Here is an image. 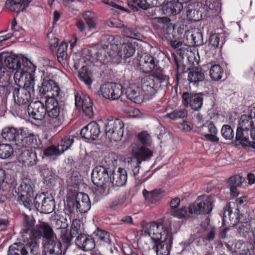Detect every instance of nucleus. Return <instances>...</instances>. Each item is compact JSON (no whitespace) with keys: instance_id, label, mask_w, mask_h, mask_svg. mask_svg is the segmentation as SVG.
<instances>
[{"instance_id":"obj_31","label":"nucleus","mask_w":255,"mask_h":255,"mask_svg":"<svg viewBox=\"0 0 255 255\" xmlns=\"http://www.w3.org/2000/svg\"><path fill=\"white\" fill-rule=\"evenodd\" d=\"M154 21L161 24L162 30L164 34L172 35L174 31V24L171 22L169 18L163 16L161 18H154Z\"/></svg>"},{"instance_id":"obj_3","label":"nucleus","mask_w":255,"mask_h":255,"mask_svg":"<svg viewBox=\"0 0 255 255\" xmlns=\"http://www.w3.org/2000/svg\"><path fill=\"white\" fill-rule=\"evenodd\" d=\"M138 61L139 68L143 73L152 72V76H155V80L160 83H166L168 81L169 76L166 75L163 69L158 66L154 57L144 53L140 56Z\"/></svg>"},{"instance_id":"obj_12","label":"nucleus","mask_w":255,"mask_h":255,"mask_svg":"<svg viewBox=\"0 0 255 255\" xmlns=\"http://www.w3.org/2000/svg\"><path fill=\"white\" fill-rule=\"evenodd\" d=\"M21 137L17 141V146L19 147H30L38 148L41 147V141L38 136L29 132L26 128H21Z\"/></svg>"},{"instance_id":"obj_10","label":"nucleus","mask_w":255,"mask_h":255,"mask_svg":"<svg viewBox=\"0 0 255 255\" xmlns=\"http://www.w3.org/2000/svg\"><path fill=\"white\" fill-rule=\"evenodd\" d=\"M213 200L210 197H199L189 207L190 214H207L212 210Z\"/></svg>"},{"instance_id":"obj_43","label":"nucleus","mask_w":255,"mask_h":255,"mask_svg":"<svg viewBox=\"0 0 255 255\" xmlns=\"http://www.w3.org/2000/svg\"><path fill=\"white\" fill-rule=\"evenodd\" d=\"M70 231L73 235L75 237L78 235L85 234L84 225L80 220L74 219L72 221V225L70 228Z\"/></svg>"},{"instance_id":"obj_36","label":"nucleus","mask_w":255,"mask_h":255,"mask_svg":"<svg viewBox=\"0 0 255 255\" xmlns=\"http://www.w3.org/2000/svg\"><path fill=\"white\" fill-rule=\"evenodd\" d=\"M187 38L191 40V44L198 46L203 43L202 34L199 29H194L187 33Z\"/></svg>"},{"instance_id":"obj_14","label":"nucleus","mask_w":255,"mask_h":255,"mask_svg":"<svg viewBox=\"0 0 255 255\" xmlns=\"http://www.w3.org/2000/svg\"><path fill=\"white\" fill-rule=\"evenodd\" d=\"M98 92L99 95L106 99L116 100L119 99L123 94L122 86L115 83H107L101 86Z\"/></svg>"},{"instance_id":"obj_2","label":"nucleus","mask_w":255,"mask_h":255,"mask_svg":"<svg viewBox=\"0 0 255 255\" xmlns=\"http://www.w3.org/2000/svg\"><path fill=\"white\" fill-rule=\"evenodd\" d=\"M34 223L35 221L32 217H24L22 229L20 231L23 241L31 238L32 236L35 240L41 237L46 239L53 234V230L48 223L42 222L34 227Z\"/></svg>"},{"instance_id":"obj_42","label":"nucleus","mask_w":255,"mask_h":255,"mask_svg":"<svg viewBox=\"0 0 255 255\" xmlns=\"http://www.w3.org/2000/svg\"><path fill=\"white\" fill-rule=\"evenodd\" d=\"M75 106L80 109L84 107L93 106V103L88 96L83 95L82 97L76 95L75 96Z\"/></svg>"},{"instance_id":"obj_54","label":"nucleus","mask_w":255,"mask_h":255,"mask_svg":"<svg viewBox=\"0 0 255 255\" xmlns=\"http://www.w3.org/2000/svg\"><path fill=\"white\" fill-rule=\"evenodd\" d=\"M142 194L147 201L151 203H154L156 201V197L159 194V193L157 190L148 192L146 189H144L142 191Z\"/></svg>"},{"instance_id":"obj_6","label":"nucleus","mask_w":255,"mask_h":255,"mask_svg":"<svg viewBox=\"0 0 255 255\" xmlns=\"http://www.w3.org/2000/svg\"><path fill=\"white\" fill-rule=\"evenodd\" d=\"M105 128L106 136L111 140L118 141L120 140L124 134V125L119 119L100 121Z\"/></svg>"},{"instance_id":"obj_17","label":"nucleus","mask_w":255,"mask_h":255,"mask_svg":"<svg viewBox=\"0 0 255 255\" xmlns=\"http://www.w3.org/2000/svg\"><path fill=\"white\" fill-rule=\"evenodd\" d=\"M28 112L30 117L34 120L41 121L45 118L46 107L39 101L31 102L28 107Z\"/></svg>"},{"instance_id":"obj_13","label":"nucleus","mask_w":255,"mask_h":255,"mask_svg":"<svg viewBox=\"0 0 255 255\" xmlns=\"http://www.w3.org/2000/svg\"><path fill=\"white\" fill-rule=\"evenodd\" d=\"M34 205L36 209L41 213L49 214L54 209V199L52 196H46L44 193H42L35 196Z\"/></svg>"},{"instance_id":"obj_22","label":"nucleus","mask_w":255,"mask_h":255,"mask_svg":"<svg viewBox=\"0 0 255 255\" xmlns=\"http://www.w3.org/2000/svg\"><path fill=\"white\" fill-rule=\"evenodd\" d=\"M18 160L25 166H32L37 164L38 159L35 151L32 149H26L19 154Z\"/></svg>"},{"instance_id":"obj_45","label":"nucleus","mask_w":255,"mask_h":255,"mask_svg":"<svg viewBox=\"0 0 255 255\" xmlns=\"http://www.w3.org/2000/svg\"><path fill=\"white\" fill-rule=\"evenodd\" d=\"M254 125L252 119L249 115H242L239 121V127L242 130H250Z\"/></svg>"},{"instance_id":"obj_55","label":"nucleus","mask_w":255,"mask_h":255,"mask_svg":"<svg viewBox=\"0 0 255 255\" xmlns=\"http://www.w3.org/2000/svg\"><path fill=\"white\" fill-rule=\"evenodd\" d=\"M188 210L189 209H188ZM171 215L180 219L184 218L186 216L190 217L192 215L189 214V210L187 211L185 207L176 210H172L171 211Z\"/></svg>"},{"instance_id":"obj_40","label":"nucleus","mask_w":255,"mask_h":255,"mask_svg":"<svg viewBox=\"0 0 255 255\" xmlns=\"http://www.w3.org/2000/svg\"><path fill=\"white\" fill-rule=\"evenodd\" d=\"M78 75L80 79L90 88L92 83V73L88 67L87 66H83Z\"/></svg>"},{"instance_id":"obj_41","label":"nucleus","mask_w":255,"mask_h":255,"mask_svg":"<svg viewBox=\"0 0 255 255\" xmlns=\"http://www.w3.org/2000/svg\"><path fill=\"white\" fill-rule=\"evenodd\" d=\"M236 139L239 141L243 146L249 145L250 141L249 140V130H242L241 128H238L236 131Z\"/></svg>"},{"instance_id":"obj_56","label":"nucleus","mask_w":255,"mask_h":255,"mask_svg":"<svg viewBox=\"0 0 255 255\" xmlns=\"http://www.w3.org/2000/svg\"><path fill=\"white\" fill-rule=\"evenodd\" d=\"M74 142L73 138L65 137L62 139L58 146L60 148L62 153L67 150Z\"/></svg>"},{"instance_id":"obj_28","label":"nucleus","mask_w":255,"mask_h":255,"mask_svg":"<svg viewBox=\"0 0 255 255\" xmlns=\"http://www.w3.org/2000/svg\"><path fill=\"white\" fill-rule=\"evenodd\" d=\"M201 128L202 134L207 139L215 142L219 141V138L216 136L217 129L212 122L203 125Z\"/></svg>"},{"instance_id":"obj_7","label":"nucleus","mask_w":255,"mask_h":255,"mask_svg":"<svg viewBox=\"0 0 255 255\" xmlns=\"http://www.w3.org/2000/svg\"><path fill=\"white\" fill-rule=\"evenodd\" d=\"M35 83H24L23 87H13L12 92L14 102L19 106L28 105L34 94Z\"/></svg>"},{"instance_id":"obj_58","label":"nucleus","mask_w":255,"mask_h":255,"mask_svg":"<svg viewBox=\"0 0 255 255\" xmlns=\"http://www.w3.org/2000/svg\"><path fill=\"white\" fill-rule=\"evenodd\" d=\"M244 179L239 175H235L230 177L228 180L229 186L240 187Z\"/></svg>"},{"instance_id":"obj_16","label":"nucleus","mask_w":255,"mask_h":255,"mask_svg":"<svg viewBox=\"0 0 255 255\" xmlns=\"http://www.w3.org/2000/svg\"><path fill=\"white\" fill-rule=\"evenodd\" d=\"M182 103L185 107L190 105L194 111L200 110L203 103V98L200 94H189L184 92L182 94Z\"/></svg>"},{"instance_id":"obj_39","label":"nucleus","mask_w":255,"mask_h":255,"mask_svg":"<svg viewBox=\"0 0 255 255\" xmlns=\"http://www.w3.org/2000/svg\"><path fill=\"white\" fill-rule=\"evenodd\" d=\"M28 251L25 246L16 243L11 245L8 249L7 255H27Z\"/></svg>"},{"instance_id":"obj_15","label":"nucleus","mask_w":255,"mask_h":255,"mask_svg":"<svg viewBox=\"0 0 255 255\" xmlns=\"http://www.w3.org/2000/svg\"><path fill=\"white\" fill-rule=\"evenodd\" d=\"M131 161L135 160L137 164H141L142 161L148 160L152 156V152L143 145L133 144L131 145Z\"/></svg>"},{"instance_id":"obj_35","label":"nucleus","mask_w":255,"mask_h":255,"mask_svg":"<svg viewBox=\"0 0 255 255\" xmlns=\"http://www.w3.org/2000/svg\"><path fill=\"white\" fill-rule=\"evenodd\" d=\"M15 70L16 72L14 75L15 82L23 81L25 80V83H32L33 82V83H35L33 76L29 72L23 70L20 68Z\"/></svg>"},{"instance_id":"obj_57","label":"nucleus","mask_w":255,"mask_h":255,"mask_svg":"<svg viewBox=\"0 0 255 255\" xmlns=\"http://www.w3.org/2000/svg\"><path fill=\"white\" fill-rule=\"evenodd\" d=\"M84 19L90 29H95L96 24L94 21V14L91 11H86L83 14Z\"/></svg>"},{"instance_id":"obj_50","label":"nucleus","mask_w":255,"mask_h":255,"mask_svg":"<svg viewBox=\"0 0 255 255\" xmlns=\"http://www.w3.org/2000/svg\"><path fill=\"white\" fill-rule=\"evenodd\" d=\"M187 115V111L185 109H176L170 113L166 114L165 117L169 118L172 120L182 119L186 117Z\"/></svg>"},{"instance_id":"obj_18","label":"nucleus","mask_w":255,"mask_h":255,"mask_svg":"<svg viewBox=\"0 0 255 255\" xmlns=\"http://www.w3.org/2000/svg\"><path fill=\"white\" fill-rule=\"evenodd\" d=\"M40 92L47 98H56L60 94V89L57 84L52 80H44L42 83Z\"/></svg>"},{"instance_id":"obj_60","label":"nucleus","mask_w":255,"mask_h":255,"mask_svg":"<svg viewBox=\"0 0 255 255\" xmlns=\"http://www.w3.org/2000/svg\"><path fill=\"white\" fill-rule=\"evenodd\" d=\"M138 138L140 142L144 145H149L150 144V136L146 131H142L139 133Z\"/></svg>"},{"instance_id":"obj_51","label":"nucleus","mask_w":255,"mask_h":255,"mask_svg":"<svg viewBox=\"0 0 255 255\" xmlns=\"http://www.w3.org/2000/svg\"><path fill=\"white\" fill-rule=\"evenodd\" d=\"M74 237H75L73 235L71 231H68L66 228L61 230L60 238L64 243L70 245Z\"/></svg>"},{"instance_id":"obj_23","label":"nucleus","mask_w":255,"mask_h":255,"mask_svg":"<svg viewBox=\"0 0 255 255\" xmlns=\"http://www.w3.org/2000/svg\"><path fill=\"white\" fill-rule=\"evenodd\" d=\"M21 128H16L13 127H6L1 132L2 137L5 141L12 142L17 146V141L21 137Z\"/></svg>"},{"instance_id":"obj_49","label":"nucleus","mask_w":255,"mask_h":255,"mask_svg":"<svg viewBox=\"0 0 255 255\" xmlns=\"http://www.w3.org/2000/svg\"><path fill=\"white\" fill-rule=\"evenodd\" d=\"M95 235L98 239L103 243L110 244L111 243V239L110 234L101 229H98L95 232Z\"/></svg>"},{"instance_id":"obj_52","label":"nucleus","mask_w":255,"mask_h":255,"mask_svg":"<svg viewBox=\"0 0 255 255\" xmlns=\"http://www.w3.org/2000/svg\"><path fill=\"white\" fill-rule=\"evenodd\" d=\"M44 155L46 156H58L60 155L62 152L58 146L51 145L45 148L43 151Z\"/></svg>"},{"instance_id":"obj_8","label":"nucleus","mask_w":255,"mask_h":255,"mask_svg":"<svg viewBox=\"0 0 255 255\" xmlns=\"http://www.w3.org/2000/svg\"><path fill=\"white\" fill-rule=\"evenodd\" d=\"M143 231L144 236L150 237L155 243L165 241L170 236L163 224L155 222L147 224Z\"/></svg>"},{"instance_id":"obj_53","label":"nucleus","mask_w":255,"mask_h":255,"mask_svg":"<svg viewBox=\"0 0 255 255\" xmlns=\"http://www.w3.org/2000/svg\"><path fill=\"white\" fill-rule=\"evenodd\" d=\"M221 134L222 136L227 140H231L234 136L233 129L229 125H224L221 129Z\"/></svg>"},{"instance_id":"obj_37","label":"nucleus","mask_w":255,"mask_h":255,"mask_svg":"<svg viewBox=\"0 0 255 255\" xmlns=\"http://www.w3.org/2000/svg\"><path fill=\"white\" fill-rule=\"evenodd\" d=\"M188 78L190 83H192L194 85L197 86L199 82L204 80V72L201 69L196 68L189 73Z\"/></svg>"},{"instance_id":"obj_4","label":"nucleus","mask_w":255,"mask_h":255,"mask_svg":"<svg viewBox=\"0 0 255 255\" xmlns=\"http://www.w3.org/2000/svg\"><path fill=\"white\" fill-rule=\"evenodd\" d=\"M45 105L48 127L58 128L64 122L61 104L58 102L57 99L50 98L46 99Z\"/></svg>"},{"instance_id":"obj_44","label":"nucleus","mask_w":255,"mask_h":255,"mask_svg":"<svg viewBox=\"0 0 255 255\" xmlns=\"http://www.w3.org/2000/svg\"><path fill=\"white\" fill-rule=\"evenodd\" d=\"M209 74L213 80L219 81L222 78L224 74V70L219 65H214L210 68Z\"/></svg>"},{"instance_id":"obj_20","label":"nucleus","mask_w":255,"mask_h":255,"mask_svg":"<svg viewBox=\"0 0 255 255\" xmlns=\"http://www.w3.org/2000/svg\"><path fill=\"white\" fill-rule=\"evenodd\" d=\"M101 126L103 127V125L100 123L97 124L95 122H91L81 130L80 134L83 138L95 140L101 133L100 127Z\"/></svg>"},{"instance_id":"obj_32","label":"nucleus","mask_w":255,"mask_h":255,"mask_svg":"<svg viewBox=\"0 0 255 255\" xmlns=\"http://www.w3.org/2000/svg\"><path fill=\"white\" fill-rule=\"evenodd\" d=\"M172 238L170 237L165 241H160V243L154 246L157 255H169L171 247Z\"/></svg>"},{"instance_id":"obj_63","label":"nucleus","mask_w":255,"mask_h":255,"mask_svg":"<svg viewBox=\"0 0 255 255\" xmlns=\"http://www.w3.org/2000/svg\"><path fill=\"white\" fill-rule=\"evenodd\" d=\"M162 10L164 14L168 16L174 15V10L172 7V2H168L162 7Z\"/></svg>"},{"instance_id":"obj_27","label":"nucleus","mask_w":255,"mask_h":255,"mask_svg":"<svg viewBox=\"0 0 255 255\" xmlns=\"http://www.w3.org/2000/svg\"><path fill=\"white\" fill-rule=\"evenodd\" d=\"M4 70L3 67L0 70V95L5 97L12 91L13 87L9 84L8 75Z\"/></svg>"},{"instance_id":"obj_62","label":"nucleus","mask_w":255,"mask_h":255,"mask_svg":"<svg viewBox=\"0 0 255 255\" xmlns=\"http://www.w3.org/2000/svg\"><path fill=\"white\" fill-rule=\"evenodd\" d=\"M220 42V37L217 34H212L209 39V45L214 48L218 47Z\"/></svg>"},{"instance_id":"obj_64","label":"nucleus","mask_w":255,"mask_h":255,"mask_svg":"<svg viewBox=\"0 0 255 255\" xmlns=\"http://www.w3.org/2000/svg\"><path fill=\"white\" fill-rule=\"evenodd\" d=\"M172 7L174 10V14L179 13L183 8V2L177 0V1L172 2Z\"/></svg>"},{"instance_id":"obj_29","label":"nucleus","mask_w":255,"mask_h":255,"mask_svg":"<svg viewBox=\"0 0 255 255\" xmlns=\"http://www.w3.org/2000/svg\"><path fill=\"white\" fill-rule=\"evenodd\" d=\"M31 1V0H6L5 7L10 11L19 12L23 11Z\"/></svg>"},{"instance_id":"obj_5","label":"nucleus","mask_w":255,"mask_h":255,"mask_svg":"<svg viewBox=\"0 0 255 255\" xmlns=\"http://www.w3.org/2000/svg\"><path fill=\"white\" fill-rule=\"evenodd\" d=\"M91 201L88 195L83 192L78 193L75 198L68 197L65 204V208L74 218L76 212L81 213L87 212L91 208Z\"/></svg>"},{"instance_id":"obj_61","label":"nucleus","mask_w":255,"mask_h":255,"mask_svg":"<svg viewBox=\"0 0 255 255\" xmlns=\"http://www.w3.org/2000/svg\"><path fill=\"white\" fill-rule=\"evenodd\" d=\"M8 187L9 185L5 181V171L0 168V189L5 191Z\"/></svg>"},{"instance_id":"obj_1","label":"nucleus","mask_w":255,"mask_h":255,"mask_svg":"<svg viewBox=\"0 0 255 255\" xmlns=\"http://www.w3.org/2000/svg\"><path fill=\"white\" fill-rule=\"evenodd\" d=\"M116 53L115 50L112 48V45L99 43L95 46L92 50L83 49L82 54L84 62L86 60L91 62L101 64H107L110 62L114 63V58Z\"/></svg>"},{"instance_id":"obj_19","label":"nucleus","mask_w":255,"mask_h":255,"mask_svg":"<svg viewBox=\"0 0 255 255\" xmlns=\"http://www.w3.org/2000/svg\"><path fill=\"white\" fill-rule=\"evenodd\" d=\"M114 58V63H119L122 58L126 59L130 57L133 55L135 51V46L134 43L127 42L123 43L120 51L116 50Z\"/></svg>"},{"instance_id":"obj_34","label":"nucleus","mask_w":255,"mask_h":255,"mask_svg":"<svg viewBox=\"0 0 255 255\" xmlns=\"http://www.w3.org/2000/svg\"><path fill=\"white\" fill-rule=\"evenodd\" d=\"M195 3H189L184 6L186 9V17L189 20L199 21L204 14L203 12H201L195 8Z\"/></svg>"},{"instance_id":"obj_9","label":"nucleus","mask_w":255,"mask_h":255,"mask_svg":"<svg viewBox=\"0 0 255 255\" xmlns=\"http://www.w3.org/2000/svg\"><path fill=\"white\" fill-rule=\"evenodd\" d=\"M14 195L20 204L23 205L26 208L31 210L32 207L33 192L31 185L25 182H22L15 190Z\"/></svg>"},{"instance_id":"obj_24","label":"nucleus","mask_w":255,"mask_h":255,"mask_svg":"<svg viewBox=\"0 0 255 255\" xmlns=\"http://www.w3.org/2000/svg\"><path fill=\"white\" fill-rule=\"evenodd\" d=\"M204 16L213 17L220 11V4L218 0H206L203 7Z\"/></svg>"},{"instance_id":"obj_21","label":"nucleus","mask_w":255,"mask_h":255,"mask_svg":"<svg viewBox=\"0 0 255 255\" xmlns=\"http://www.w3.org/2000/svg\"><path fill=\"white\" fill-rule=\"evenodd\" d=\"M75 245L78 249L84 252L92 251L95 247L93 238L86 233L76 237Z\"/></svg>"},{"instance_id":"obj_11","label":"nucleus","mask_w":255,"mask_h":255,"mask_svg":"<svg viewBox=\"0 0 255 255\" xmlns=\"http://www.w3.org/2000/svg\"><path fill=\"white\" fill-rule=\"evenodd\" d=\"M110 176L108 169L103 166H97L93 170L92 180L93 183L101 189V192H105Z\"/></svg>"},{"instance_id":"obj_26","label":"nucleus","mask_w":255,"mask_h":255,"mask_svg":"<svg viewBox=\"0 0 255 255\" xmlns=\"http://www.w3.org/2000/svg\"><path fill=\"white\" fill-rule=\"evenodd\" d=\"M46 241L43 245L44 255H61L59 253V248H56V237L54 232L51 236L46 238Z\"/></svg>"},{"instance_id":"obj_38","label":"nucleus","mask_w":255,"mask_h":255,"mask_svg":"<svg viewBox=\"0 0 255 255\" xmlns=\"http://www.w3.org/2000/svg\"><path fill=\"white\" fill-rule=\"evenodd\" d=\"M140 164H137V162L134 163V161H133L132 163L131 161L132 172L133 177L139 183H142L147 180V178L145 176L148 171L142 172L140 169Z\"/></svg>"},{"instance_id":"obj_47","label":"nucleus","mask_w":255,"mask_h":255,"mask_svg":"<svg viewBox=\"0 0 255 255\" xmlns=\"http://www.w3.org/2000/svg\"><path fill=\"white\" fill-rule=\"evenodd\" d=\"M13 153V148L9 144H0V158L6 159Z\"/></svg>"},{"instance_id":"obj_33","label":"nucleus","mask_w":255,"mask_h":255,"mask_svg":"<svg viewBox=\"0 0 255 255\" xmlns=\"http://www.w3.org/2000/svg\"><path fill=\"white\" fill-rule=\"evenodd\" d=\"M158 83H161L159 81L155 80V76L147 77L146 81L142 85L143 90L148 95H152L155 93L157 88L158 87Z\"/></svg>"},{"instance_id":"obj_48","label":"nucleus","mask_w":255,"mask_h":255,"mask_svg":"<svg viewBox=\"0 0 255 255\" xmlns=\"http://www.w3.org/2000/svg\"><path fill=\"white\" fill-rule=\"evenodd\" d=\"M25 242H27L26 246H25L27 249V251H28V250H30L31 254L37 255L39 251V243L35 239L32 238H29Z\"/></svg>"},{"instance_id":"obj_30","label":"nucleus","mask_w":255,"mask_h":255,"mask_svg":"<svg viewBox=\"0 0 255 255\" xmlns=\"http://www.w3.org/2000/svg\"><path fill=\"white\" fill-rule=\"evenodd\" d=\"M1 56L2 67L5 66L8 69L16 70L20 68L21 65L20 58L19 57L11 55L5 57L2 54H0Z\"/></svg>"},{"instance_id":"obj_46","label":"nucleus","mask_w":255,"mask_h":255,"mask_svg":"<svg viewBox=\"0 0 255 255\" xmlns=\"http://www.w3.org/2000/svg\"><path fill=\"white\" fill-rule=\"evenodd\" d=\"M127 95L128 98L134 103H140L143 100V98L139 95L138 90H135L131 88H128L127 91Z\"/></svg>"},{"instance_id":"obj_59","label":"nucleus","mask_w":255,"mask_h":255,"mask_svg":"<svg viewBox=\"0 0 255 255\" xmlns=\"http://www.w3.org/2000/svg\"><path fill=\"white\" fill-rule=\"evenodd\" d=\"M239 232L241 235L244 236L245 238L247 237V236L249 234H253L251 232L250 224L247 222L244 224H242L239 227Z\"/></svg>"},{"instance_id":"obj_25","label":"nucleus","mask_w":255,"mask_h":255,"mask_svg":"<svg viewBox=\"0 0 255 255\" xmlns=\"http://www.w3.org/2000/svg\"><path fill=\"white\" fill-rule=\"evenodd\" d=\"M127 180V171L123 168H120L117 171L114 170L110 175V182L114 186H123L125 185Z\"/></svg>"}]
</instances>
